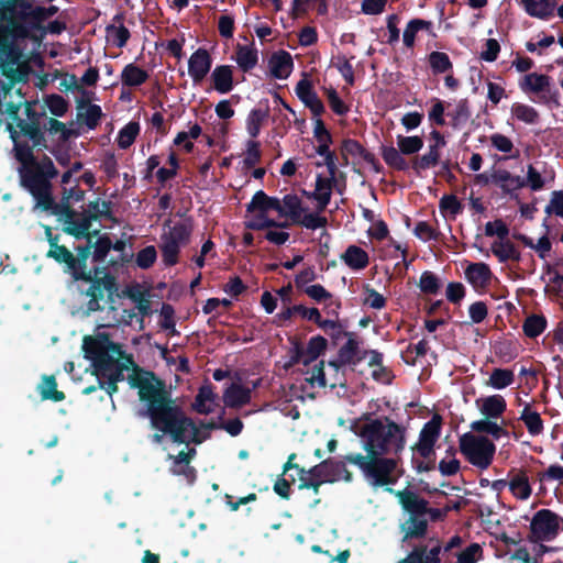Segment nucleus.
Returning <instances> with one entry per match:
<instances>
[{
	"instance_id": "obj_1",
	"label": "nucleus",
	"mask_w": 563,
	"mask_h": 563,
	"mask_svg": "<svg viewBox=\"0 0 563 563\" xmlns=\"http://www.w3.org/2000/svg\"><path fill=\"white\" fill-rule=\"evenodd\" d=\"M82 351L91 362L97 378L120 383L124 380V372L133 367L128 383L131 388L137 389L139 400L145 406L143 416L148 418L152 429L156 431L151 437L154 443H162L165 437L174 443L186 445L200 444L207 439L200 435L195 421L173 399L165 380L136 365L133 356L125 354L122 345L111 341L108 334L85 336Z\"/></svg>"
},
{
	"instance_id": "obj_2",
	"label": "nucleus",
	"mask_w": 563,
	"mask_h": 563,
	"mask_svg": "<svg viewBox=\"0 0 563 563\" xmlns=\"http://www.w3.org/2000/svg\"><path fill=\"white\" fill-rule=\"evenodd\" d=\"M37 101L20 100L5 102V113L11 122L7 130L13 142L15 159L19 167L20 185L35 199L43 210H48L53 203L52 179L58 176L52 158L43 155L40 159L33 150L48 148V143L41 128L45 111L36 110Z\"/></svg>"
},
{
	"instance_id": "obj_3",
	"label": "nucleus",
	"mask_w": 563,
	"mask_h": 563,
	"mask_svg": "<svg viewBox=\"0 0 563 563\" xmlns=\"http://www.w3.org/2000/svg\"><path fill=\"white\" fill-rule=\"evenodd\" d=\"M406 433V427L383 417L363 424L360 437L366 453L398 456L405 450Z\"/></svg>"
},
{
	"instance_id": "obj_4",
	"label": "nucleus",
	"mask_w": 563,
	"mask_h": 563,
	"mask_svg": "<svg viewBox=\"0 0 563 563\" xmlns=\"http://www.w3.org/2000/svg\"><path fill=\"white\" fill-rule=\"evenodd\" d=\"M345 461L357 466L366 482L375 488L394 485L399 478L396 474L398 461L388 455L350 453L345 455Z\"/></svg>"
},
{
	"instance_id": "obj_5",
	"label": "nucleus",
	"mask_w": 563,
	"mask_h": 563,
	"mask_svg": "<svg viewBox=\"0 0 563 563\" xmlns=\"http://www.w3.org/2000/svg\"><path fill=\"white\" fill-rule=\"evenodd\" d=\"M386 489L396 496L402 510L409 515L400 525V531L404 533L401 541L407 542L409 540L424 538L428 531V520L426 519L427 506L429 505L428 500L408 488L394 490L387 487Z\"/></svg>"
},
{
	"instance_id": "obj_6",
	"label": "nucleus",
	"mask_w": 563,
	"mask_h": 563,
	"mask_svg": "<svg viewBox=\"0 0 563 563\" xmlns=\"http://www.w3.org/2000/svg\"><path fill=\"white\" fill-rule=\"evenodd\" d=\"M22 37L7 29H0V92L7 97L14 85L26 82L27 70L16 66L20 53L15 46Z\"/></svg>"
},
{
	"instance_id": "obj_7",
	"label": "nucleus",
	"mask_w": 563,
	"mask_h": 563,
	"mask_svg": "<svg viewBox=\"0 0 563 563\" xmlns=\"http://www.w3.org/2000/svg\"><path fill=\"white\" fill-rule=\"evenodd\" d=\"M165 228H168V231H165L161 235L162 243L159 249L164 265L170 267L178 263L181 246L189 243L194 231V221L192 218L189 217L172 225V220L167 219L164 222V229Z\"/></svg>"
},
{
	"instance_id": "obj_8",
	"label": "nucleus",
	"mask_w": 563,
	"mask_h": 563,
	"mask_svg": "<svg viewBox=\"0 0 563 563\" xmlns=\"http://www.w3.org/2000/svg\"><path fill=\"white\" fill-rule=\"evenodd\" d=\"M423 139L419 135H397V147L382 145L380 155L388 167L398 172H407L411 168V161L404 156L418 154L423 147Z\"/></svg>"
},
{
	"instance_id": "obj_9",
	"label": "nucleus",
	"mask_w": 563,
	"mask_h": 563,
	"mask_svg": "<svg viewBox=\"0 0 563 563\" xmlns=\"http://www.w3.org/2000/svg\"><path fill=\"white\" fill-rule=\"evenodd\" d=\"M460 451L474 466L486 470L493 463L496 445L484 435H475L471 432L460 438Z\"/></svg>"
},
{
	"instance_id": "obj_10",
	"label": "nucleus",
	"mask_w": 563,
	"mask_h": 563,
	"mask_svg": "<svg viewBox=\"0 0 563 563\" xmlns=\"http://www.w3.org/2000/svg\"><path fill=\"white\" fill-rule=\"evenodd\" d=\"M563 530V518L551 509L538 510L531 521L529 540L531 542H549Z\"/></svg>"
},
{
	"instance_id": "obj_11",
	"label": "nucleus",
	"mask_w": 563,
	"mask_h": 563,
	"mask_svg": "<svg viewBox=\"0 0 563 563\" xmlns=\"http://www.w3.org/2000/svg\"><path fill=\"white\" fill-rule=\"evenodd\" d=\"M520 89L529 95H539V102L549 107H560V91L551 84V77L544 74L530 73L519 81Z\"/></svg>"
},
{
	"instance_id": "obj_12",
	"label": "nucleus",
	"mask_w": 563,
	"mask_h": 563,
	"mask_svg": "<svg viewBox=\"0 0 563 563\" xmlns=\"http://www.w3.org/2000/svg\"><path fill=\"white\" fill-rule=\"evenodd\" d=\"M35 5L34 0H0V29L18 35Z\"/></svg>"
},
{
	"instance_id": "obj_13",
	"label": "nucleus",
	"mask_w": 563,
	"mask_h": 563,
	"mask_svg": "<svg viewBox=\"0 0 563 563\" xmlns=\"http://www.w3.org/2000/svg\"><path fill=\"white\" fill-rule=\"evenodd\" d=\"M100 269L95 267L93 272L91 273V280H85L86 283H90V287L87 290V296L90 297L88 301L89 311L103 310L104 307L100 303V301L104 299L106 294L108 299L112 302L113 295L118 290L117 282L113 276L110 274H104L103 277H98Z\"/></svg>"
},
{
	"instance_id": "obj_14",
	"label": "nucleus",
	"mask_w": 563,
	"mask_h": 563,
	"mask_svg": "<svg viewBox=\"0 0 563 563\" xmlns=\"http://www.w3.org/2000/svg\"><path fill=\"white\" fill-rule=\"evenodd\" d=\"M441 432V417L435 415L426 422L419 433V441L412 448L423 459L435 456L434 445Z\"/></svg>"
},
{
	"instance_id": "obj_15",
	"label": "nucleus",
	"mask_w": 563,
	"mask_h": 563,
	"mask_svg": "<svg viewBox=\"0 0 563 563\" xmlns=\"http://www.w3.org/2000/svg\"><path fill=\"white\" fill-rule=\"evenodd\" d=\"M58 12V7L35 5L25 23L21 25L18 36L22 40H37L36 30L43 29V23Z\"/></svg>"
},
{
	"instance_id": "obj_16",
	"label": "nucleus",
	"mask_w": 563,
	"mask_h": 563,
	"mask_svg": "<svg viewBox=\"0 0 563 563\" xmlns=\"http://www.w3.org/2000/svg\"><path fill=\"white\" fill-rule=\"evenodd\" d=\"M212 67V57L208 49L199 47L188 59V74L195 85H199L209 74Z\"/></svg>"
},
{
	"instance_id": "obj_17",
	"label": "nucleus",
	"mask_w": 563,
	"mask_h": 563,
	"mask_svg": "<svg viewBox=\"0 0 563 563\" xmlns=\"http://www.w3.org/2000/svg\"><path fill=\"white\" fill-rule=\"evenodd\" d=\"M93 221H97V216L85 211L79 219L74 217L71 221H67V225L63 228V231L76 240L96 238L99 234V230H90Z\"/></svg>"
},
{
	"instance_id": "obj_18",
	"label": "nucleus",
	"mask_w": 563,
	"mask_h": 563,
	"mask_svg": "<svg viewBox=\"0 0 563 563\" xmlns=\"http://www.w3.org/2000/svg\"><path fill=\"white\" fill-rule=\"evenodd\" d=\"M346 342L339 349V363L356 365L367 354V351H361L358 338L355 332L345 333Z\"/></svg>"
},
{
	"instance_id": "obj_19",
	"label": "nucleus",
	"mask_w": 563,
	"mask_h": 563,
	"mask_svg": "<svg viewBox=\"0 0 563 563\" xmlns=\"http://www.w3.org/2000/svg\"><path fill=\"white\" fill-rule=\"evenodd\" d=\"M95 238L85 239L86 245H78L76 247V255H74L73 278L75 280H91V273L93 271L87 269V260L92 256V240Z\"/></svg>"
},
{
	"instance_id": "obj_20",
	"label": "nucleus",
	"mask_w": 563,
	"mask_h": 563,
	"mask_svg": "<svg viewBox=\"0 0 563 563\" xmlns=\"http://www.w3.org/2000/svg\"><path fill=\"white\" fill-rule=\"evenodd\" d=\"M519 3L529 16L549 20L554 15L558 0H520Z\"/></svg>"
},
{
	"instance_id": "obj_21",
	"label": "nucleus",
	"mask_w": 563,
	"mask_h": 563,
	"mask_svg": "<svg viewBox=\"0 0 563 563\" xmlns=\"http://www.w3.org/2000/svg\"><path fill=\"white\" fill-rule=\"evenodd\" d=\"M466 280L472 285V287L479 291L481 289H485L490 282L492 271L489 266L485 263H471L465 272Z\"/></svg>"
},
{
	"instance_id": "obj_22",
	"label": "nucleus",
	"mask_w": 563,
	"mask_h": 563,
	"mask_svg": "<svg viewBox=\"0 0 563 563\" xmlns=\"http://www.w3.org/2000/svg\"><path fill=\"white\" fill-rule=\"evenodd\" d=\"M268 65L271 75L276 79H286L294 68L291 55L284 49L274 53L268 60Z\"/></svg>"
},
{
	"instance_id": "obj_23",
	"label": "nucleus",
	"mask_w": 563,
	"mask_h": 563,
	"mask_svg": "<svg viewBox=\"0 0 563 563\" xmlns=\"http://www.w3.org/2000/svg\"><path fill=\"white\" fill-rule=\"evenodd\" d=\"M269 117L268 100L261 101L258 107L253 108L246 118V131L252 139L260 135L262 125Z\"/></svg>"
},
{
	"instance_id": "obj_24",
	"label": "nucleus",
	"mask_w": 563,
	"mask_h": 563,
	"mask_svg": "<svg viewBox=\"0 0 563 563\" xmlns=\"http://www.w3.org/2000/svg\"><path fill=\"white\" fill-rule=\"evenodd\" d=\"M223 401L229 408H241L251 401V389L232 383L223 393Z\"/></svg>"
},
{
	"instance_id": "obj_25",
	"label": "nucleus",
	"mask_w": 563,
	"mask_h": 563,
	"mask_svg": "<svg viewBox=\"0 0 563 563\" xmlns=\"http://www.w3.org/2000/svg\"><path fill=\"white\" fill-rule=\"evenodd\" d=\"M212 87L219 93H228L234 87L233 69L230 65H218L211 73Z\"/></svg>"
},
{
	"instance_id": "obj_26",
	"label": "nucleus",
	"mask_w": 563,
	"mask_h": 563,
	"mask_svg": "<svg viewBox=\"0 0 563 563\" xmlns=\"http://www.w3.org/2000/svg\"><path fill=\"white\" fill-rule=\"evenodd\" d=\"M255 210H258L261 213H266L269 210L282 212V201L276 197H269L263 190H258L246 206L247 212H254Z\"/></svg>"
},
{
	"instance_id": "obj_27",
	"label": "nucleus",
	"mask_w": 563,
	"mask_h": 563,
	"mask_svg": "<svg viewBox=\"0 0 563 563\" xmlns=\"http://www.w3.org/2000/svg\"><path fill=\"white\" fill-rule=\"evenodd\" d=\"M341 260L353 271H362L369 264L368 253L354 244L346 247L345 252L341 254Z\"/></svg>"
},
{
	"instance_id": "obj_28",
	"label": "nucleus",
	"mask_w": 563,
	"mask_h": 563,
	"mask_svg": "<svg viewBox=\"0 0 563 563\" xmlns=\"http://www.w3.org/2000/svg\"><path fill=\"white\" fill-rule=\"evenodd\" d=\"M511 478L508 482V487L511 494L518 499L526 500L532 494V488L529 483L528 475L526 471H511Z\"/></svg>"
},
{
	"instance_id": "obj_29",
	"label": "nucleus",
	"mask_w": 563,
	"mask_h": 563,
	"mask_svg": "<svg viewBox=\"0 0 563 563\" xmlns=\"http://www.w3.org/2000/svg\"><path fill=\"white\" fill-rule=\"evenodd\" d=\"M442 542L438 538H430L428 544L413 547L410 553L421 556L422 563H441Z\"/></svg>"
},
{
	"instance_id": "obj_30",
	"label": "nucleus",
	"mask_w": 563,
	"mask_h": 563,
	"mask_svg": "<svg viewBox=\"0 0 563 563\" xmlns=\"http://www.w3.org/2000/svg\"><path fill=\"white\" fill-rule=\"evenodd\" d=\"M440 146L430 144L428 153L423 155H416L411 159V169L419 176L422 170L435 167L440 162Z\"/></svg>"
},
{
	"instance_id": "obj_31",
	"label": "nucleus",
	"mask_w": 563,
	"mask_h": 563,
	"mask_svg": "<svg viewBox=\"0 0 563 563\" xmlns=\"http://www.w3.org/2000/svg\"><path fill=\"white\" fill-rule=\"evenodd\" d=\"M420 31H426V32L434 35L433 23L431 21L423 20V19L410 20L407 23V25L404 30V34H402V42L406 47H408V48L413 47L415 41H416V35Z\"/></svg>"
},
{
	"instance_id": "obj_32",
	"label": "nucleus",
	"mask_w": 563,
	"mask_h": 563,
	"mask_svg": "<svg viewBox=\"0 0 563 563\" xmlns=\"http://www.w3.org/2000/svg\"><path fill=\"white\" fill-rule=\"evenodd\" d=\"M86 106H87V109L85 112H80V111L78 112L77 120L79 122L85 123L88 126V129L93 130L98 126V124L100 122V119L102 117V110H101L100 106H98V104H90L88 99L79 100L77 108L80 110L81 108H84Z\"/></svg>"
},
{
	"instance_id": "obj_33",
	"label": "nucleus",
	"mask_w": 563,
	"mask_h": 563,
	"mask_svg": "<svg viewBox=\"0 0 563 563\" xmlns=\"http://www.w3.org/2000/svg\"><path fill=\"white\" fill-rule=\"evenodd\" d=\"M235 60L241 70L249 73L257 65L258 52L254 46L238 44Z\"/></svg>"
},
{
	"instance_id": "obj_34",
	"label": "nucleus",
	"mask_w": 563,
	"mask_h": 563,
	"mask_svg": "<svg viewBox=\"0 0 563 563\" xmlns=\"http://www.w3.org/2000/svg\"><path fill=\"white\" fill-rule=\"evenodd\" d=\"M507 409V404L501 395H492L483 399L482 415L487 419H497Z\"/></svg>"
},
{
	"instance_id": "obj_35",
	"label": "nucleus",
	"mask_w": 563,
	"mask_h": 563,
	"mask_svg": "<svg viewBox=\"0 0 563 563\" xmlns=\"http://www.w3.org/2000/svg\"><path fill=\"white\" fill-rule=\"evenodd\" d=\"M307 211V208L302 206V200L295 194L285 195L282 201V212H278L279 217L289 218L291 223L298 219V217Z\"/></svg>"
},
{
	"instance_id": "obj_36",
	"label": "nucleus",
	"mask_w": 563,
	"mask_h": 563,
	"mask_svg": "<svg viewBox=\"0 0 563 563\" xmlns=\"http://www.w3.org/2000/svg\"><path fill=\"white\" fill-rule=\"evenodd\" d=\"M147 79L148 73L133 63L125 65L121 73L122 85L126 87H139Z\"/></svg>"
},
{
	"instance_id": "obj_37",
	"label": "nucleus",
	"mask_w": 563,
	"mask_h": 563,
	"mask_svg": "<svg viewBox=\"0 0 563 563\" xmlns=\"http://www.w3.org/2000/svg\"><path fill=\"white\" fill-rule=\"evenodd\" d=\"M492 252L500 263H506L508 261L519 262L521 260L520 252L509 240L494 242L492 244Z\"/></svg>"
},
{
	"instance_id": "obj_38",
	"label": "nucleus",
	"mask_w": 563,
	"mask_h": 563,
	"mask_svg": "<svg viewBox=\"0 0 563 563\" xmlns=\"http://www.w3.org/2000/svg\"><path fill=\"white\" fill-rule=\"evenodd\" d=\"M345 459L343 461H336L333 459H327L323 461L324 467L329 474L330 483L343 479L345 482H352L353 475L346 468Z\"/></svg>"
},
{
	"instance_id": "obj_39",
	"label": "nucleus",
	"mask_w": 563,
	"mask_h": 563,
	"mask_svg": "<svg viewBox=\"0 0 563 563\" xmlns=\"http://www.w3.org/2000/svg\"><path fill=\"white\" fill-rule=\"evenodd\" d=\"M471 429L478 433L490 434L494 439L499 440L503 437H508V431L499 426L493 419H481L471 423Z\"/></svg>"
},
{
	"instance_id": "obj_40",
	"label": "nucleus",
	"mask_w": 563,
	"mask_h": 563,
	"mask_svg": "<svg viewBox=\"0 0 563 563\" xmlns=\"http://www.w3.org/2000/svg\"><path fill=\"white\" fill-rule=\"evenodd\" d=\"M507 181H511L515 187H526L525 178L514 176L506 169H496L492 173V183L499 186L501 191L506 195L509 194L508 188H511L507 185Z\"/></svg>"
},
{
	"instance_id": "obj_41",
	"label": "nucleus",
	"mask_w": 563,
	"mask_h": 563,
	"mask_svg": "<svg viewBox=\"0 0 563 563\" xmlns=\"http://www.w3.org/2000/svg\"><path fill=\"white\" fill-rule=\"evenodd\" d=\"M328 347V340L318 334L309 339L307 343V347L305 349L306 357L303 360V365L308 366L310 363L314 362L321 354L325 352Z\"/></svg>"
},
{
	"instance_id": "obj_42",
	"label": "nucleus",
	"mask_w": 563,
	"mask_h": 563,
	"mask_svg": "<svg viewBox=\"0 0 563 563\" xmlns=\"http://www.w3.org/2000/svg\"><path fill=\"white\" fill-rule=\"evenodd\" d=\"M547 325L548 321L543 314L532 313L525 319L522 331L526 336L534 339L544 332Z\"/></svg>"
},
{
	"instance_id": "obj_43",
	"label": "nucleus",
	"mask_w": 563,
	"mask_h": 563,
	"mask_svg": "<svg viewBox=\"0 0 563 563\" xmlns=\"http://www.w3.org/2000/svg\"><path fill=\"white\" fill-rule=\"evenodd\" d=\"M520 420L523 421L531 435H539L544 429L543 420L540 415L537 411H531L529 405H527L521 411Z\"/></svg>"
},
{
	"instance_id": "obj_44",
	"label": "nucleus",
	"mask_w": 563,
	"mask_h": 563,
	"mask_svg": "<svg viewBox=\"0 0 563 563\" xmlns=\"http://www.w3.org/2000/svg\"><path fill=\"white\" fill-rule=\"evenodd\" d=\"M95 239L92 240V261L103 263L111 251V239L107 233H99Z\"/></svg>"
},
{
	"instance_id": "obj_45",
	"label": "nucleus",
	"mask_w": 563,
	"mask_h": 563,
	"mask_svg": "<svg viewBox=\"0 0 563 563\" xmlns=\"http://www.w3.org/2000/svg\"><path fill=\"white\" fill-rule=\"evenodd\" d=\"M40 394L43 400H53L55 402L63 401L66 397L63 391L57 389V382L54 376H44Z\"/></svg>"
},
{
	"instance_id": "obj_46",
	"label": "nucleus",
	"mask_w": 563,
	"mask_h": 563,
	"mask_svg": "<svg viewBox=\"0 0 563 563\" xmlns=\"http://www.w3.org/2000/svg\"><path fill=\"white\" fill-rule=\"evenodd\" d=\"M139 133L140 123L135 121L129 122L119 131L117 137L118 146L122 150L129 148L134 143Z\"/></svg>"
},
{
	"instance_id": "obj_47",
	"label": "nucleus",
	"mask_w": 563,
	"mask_h": 563,
	"mask_svg": "<svg viewBox=\"0 0 563 563\" xmlns=\"http://www.w3.org/2000/svg\"><path fill=\"white\" fill-rule=\"evenodd\" d=\"M448 115L451 118V125L454 129H459L464 125L472 115L468 100L461 99L456 103L455 109L452 112H449Z\"/></svg>"
},
{
	"instance_id": "obj_48",
	"label": "nucleus",
	"mask_w": 563,
	"mask_h": 563,
	"mask_svg": "<svg viewBox=\"0 0 563 563\" xmlns=\"http://www.w3.org/2000/svg\"><path fill=\"white\" fill-rule=\"evenodd\" d=\"M46 257L53 258L58 264H64L65 272L73 275L74 254L65 245H58L53 250H48Z\"/></svg>"
},
{
	"instance_id": "obj_49",
	"label": "nucleus",
	"mask_w": 563,
	"mask_h": 563,
	"mask_svg": "<svg viewBox=\"0 0 563 563\" xmlns=\"http://www.w3.org/2000/svg\"><path fill=\"white\" fill-rule=\"evenodd\" d=\"M368 151L356 140L344 139L341 144V155L344 161V165L349 164V156L361 157L364 159Z\"/></svg>"
},
{
	"instance_id": "obj_50",
	"label": "nucleus",
	"mask_w": 563,
	"mask_h": 563,
	"mask_svg": "<svg viewBox=\"0 0 563 563\" xmlns=\"http://www.w3.org/2000/svg\"><path fill=\"white\" fill-rule=\"evenodd\" d=\"M512 115L527 124H536L539 121V112L531 106L516 102L511 107Z\"/></svg>"
},
{
	"instance_id": "obj_51",
	"label": "nucleus",
	"mask_w": 563,
	"mask_h": 563,
	"mask_svg": "<svg viewBox=\"0 0 563 563\" xmlns=\"http://www.w3.org/2000/svg\"><path fill=\"white\" fill-rule=\"evenodd\" d=\"M321 212H309L306 211L301 213L298 219L294 222L296 225H300L308 230H317L320 228H324L328 224V219L323 216H320Z\"/></svg>"
},
{
	"instance_id": "obj_52",
	"label": "nucleus",
	"mask_w": 563,
	"mask_h": 563,
	"mask_svg": "<svg viewBox=\"0 0 563 563\" xmlns=\"http://www.w3.org/2000/svg\"><path fill=\"white\" fill-rule=\"evenodd\" d=\"M515 382V375L511 369L494 368L489 376V384L496 389H504Z\"/></svg>"
},
{
	"instance_id": "obj_53",
	"label": "nucleus",
	"mask_w": 563,
	"mask_h": 563,
	"mask_svg": "<svg viewBox=\"0 0 563 563\" xmlns=\"http://www.w3.org/2000/svg\"><path fill=\"white\" fill-rule=\"evenodd\" d=\"M429 64L433 74H443L452 70L453 64L446 53L432 52L429 54Z\"/></svg>"
},
{
	"instance_id": "obj_54",
	"label": "nucleus",
	"mask_w": 563,
	"mask_h": 563,
	"mask_svg": "<svg viewBox=\"0 0 563 563\" xmlns=\"http://www.w3.org/2000/svg\"><path fill=\"white\" fill-rule=\"evenodd\" d=\"M113 21L120 23V25L114 26L111 24V25H108L106 30H107V33L113 32L115 34V40L113 43L117 47L122 48L126 45L131 34H130V31L122 24V21H123L122 13L115 14L113 18Z\"/></svg>"
},
{
	"instance_id": "obj_55",
	"label": "nucleus",
	"mask_w": 563,
	"mask_h": 563,
	"mask_svg": "<svg viewBox=\"0 0 563 563\" xmlns=\"http://www.w3.org/2000/svg\"><path fill=\"white\" fill-rule=\"evenodd\" d=\"M45 106L49 110V112L56 117L60 118L66 114L68 111L69 103L68 101L60 95L52 93L47 95L44 99Z\"/></svg>"
},
{
	"instance_id": "obj_56",
	"label": "nucleus",
	"mask_w": 563,
	"mask_h": 563,
	"mask_svg": "<svg viewBox=\"0 0 563 563\" xmlns=\"http://www.w3.org/2000/svg\"><path fill=\"white\" fill-rule=\"evenodd\" d=\"M418 286L421 292L426 295H435L441 288V283L433 272L424 271L420 276Z\"/></svg>"
},
{
	"instance_id": "obj_57",
	"label": "nucleus",
	"mask_w": 563,
	"mask_h": 563,
	"mask_svg": "<svg viewBox=\"0 0 563 563\" xmlns=\"http://www.w3.org/2000/svg\"><path fill=\"white\" fill-rule=\"evenodd\" d=\"M47 211H51L53 214L63 220L64 227L67 225V221H71L74 217H76V211L71 208L70 202L63 197L59 202H55L53 199V203Z\"/></svg>"
},
{
	"instance_id": "obj_58",
	"label": "nucleus",
	"mask_w": 563,
	"mask_h": 563,
	"mask_svg": "<svg viewBox=\"0 0 563 563\" xmlns=\"http://www.w3.org/2000/svg\"><path fill=\"white\" fill-rule=\"evenodd\" d=\"M322 322L330 323V325H318L321 330L328 334L334 345L344 336L345 333H351L350 331H345L344 324L340 320H325L322 319Z\"/></svg>"
},
{
	"instance_id": "obj_59",
	"label": "nucleus",
	"mask_w": 563,
	"mask_h": 563,
	"mask_svg": "<svg viewBox=\"0 0 563 563\" xmlns=\"http://www.w3.org/2000/svg\"><path fill=\"white\" fill-rule=\"evenodd\" d=\"M332 143L318 142L316 153L324 157V165L327 166L328 173L332 174L333 169H338V157L333 151L330 150Z\"/></svg>"
},
{
	"instance_id": "obj_60",
	"label": "nucleus",
	"mask_w": 563,
	"mask_h": 563,
	"mask_svg": "<svg viewBox=\"0 0 563 563\" xmlns=\"http://www.w3.org/2000/svg\"><path fill=\"white\" fill-rule=\"evenodd\" d=\"M66 124L56 118H47L46 114L41 120L43 133L48 132L51 135L58 134V142L63 143Z\"/></svg>"
},
{
	"instance_id": "obj_61",
	"label": "nucleus",
	"mask_w": 563,
	"mask_h": 563,
	"mask_svg": "<svg viewBox=\"0 0 563 563\" xmlns=\"http://www.w3.org/2000/svg\"><path fill=\"white\" fill-rule=\"evenodd\" d=\"M262 156L261 144L257 141L250 140L246 143V153L243 159L246 169L253 168L260 163Z\"/></svg>"
},
{
	"instance_id": "obj_62",
	"label": "nucleus",
	"mask_w": 563,
	"mask_h": 563,
	"mask_svg": "<svg viewBox=\"0 0 563 563\" xmlns=\"http://www.w3.org/2000/svg\"><path fill=\"white\" fill-rule=\"evenodd\" d=\"M157 258V252L155 246L148 245L144 249H142L137 254L135 258V263L137 267L142 269H148L151 268Z\"/></svg>"
},
{
	"instance_id": "obj_63",
	"label": "nucleus",
	"mask_w": 563,
	"mask_h": 563,
	"mask_svg": "<svg viewBox=\"0 0 563 563\" xmlns=\"http://www.w3.org/2000/svg\"><path fill=\"white\" fill-rule=\"evenodd\" d=\"M483 554V549L478 543H471L456 558V563H476Z\"/></svg>"
},
{
	"instance_id": "obj_64",
	"label": "nucleus",
	"mask_w": 563,
	"mask_h": 563,
	"mask_svg": "<svg viewBox=\"0 0 563 563\" xmlns=\"http://www.w3.org/2000/svg\"><path fill=\"white\" fill-rule=\"evenodd\" d=\"M544 212L548 216H556L563 218V190H554L551 192V198L547 205Z\"/></svg>"
}]
</instances>
